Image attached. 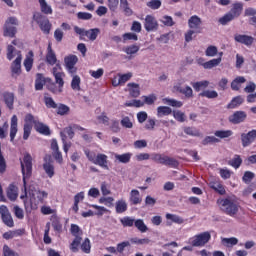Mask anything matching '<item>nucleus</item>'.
Instances as JSON below:
<instances>
[{"label": "nucleus", "mask_w": 256, "mask_h": 256, "mask_svg": "<svg viewBox=\"0 0 256 256\" xmlns=\"http://www.w3.org/2000/svg\"><path fill=\"white\" fill-rule=\"evenodd\" d=\"M22 177H23V187L24 195L20 196V199H25L27 197V179H31L33 175V157L29 153H25L22 160H20Z\"/></svg>", "instance_id": "f257e3e1"}, {"label": "nucleus", "mask_w": 256, "mask_h": 256, "mask_svg": "<svg viewBox=\"0 0 256 256\" xmlns=\"http://www.w3.org/2000/svg\"><path fill=\"white\" fill-rule=\"evenodd\" d=\"M221 211L229 217H235L239 213V202L237 201V196H227L226 198H220L217 200Z\"/></svg>", "instance_id": "f03ea898"}, {"label": "nucleus", "mask_w": 256, "mask_h": 256, "mask_svg": "<svg viewBox=\"0 0 256 256\" xmlns=\"http://www.w3.org/2000/svg\"><path fill=\"white\" fill-rule=\"evenodd\" d=\"M84 153L90 161V163H93V165H98V167H101L102 169H105L108 171L109 169V157L104 153H96L95 151H91L89 149L84 150Z\"/></svg>", "instance_id": "7ed1b4c3"}, {"label": "nucleus", "mask_w": 256, "mask_h": 256, "mask_svg": "<svg viewBox=\"0 0 256 256\" xmlns=\"http://www.w3.org/2000/svg\"><path fill=\"white\" fill-rule=\"evenodd\" d=\"M192 247H205L211 241V233L203 232L189 239Z\"/></svg>", "instance_id": "20e7f679"}, {"label": "nucleus", "mask_w": 256, "mask_h": 256, "mask_svg": "<svg viewBox=\"0 0 256 256\" xmlns=\"http://www.w3.org/2000/svg\"><path fill=\"white\" fill-rule=\"evenodd\" d=\"M33 20L38 23L41 31H44V33H49V31H51V23L49 22V19L41 14V12L34 13Z\"/></svg>", "instance_id": "39448f33"}, {"label": "nucleus", "mask_w": 256, "mask_h": 256, "mask_svg": "<svg viewBox=\"0 0 256 256\" xmlns=\"http://www.w3.org/2000/svg\"><path fill=\"white\" fill-rule=\"evenodd\" d=\"M0 216L2 219V223H4L6 227H15V221H13V216H11V212H9V208H7V206H0Z\"/></svg>", "instance_id": "423d86ee"}, {"label": "nucleus", "mask_w": 256, "mask_h": 256, "mask_svg": "<svg viewBox=\"0 0 256 256\" xmlns=\"http://www.w3.org/2000/svg\"><path fill=\"white\" fill-rule=\"evenodd\" d=\"M78 61L79 58L76 55H69L64 58L66 70L70 75L77 73V67H75V65H77Z\"/></svg>", "instance_id": "0eeeda50"}, {"label": "nucleus", "mask_w": 256, "mask_h": 256, "mask_svg": "<svg viewBox=\"0 0 256 256\" xmlns=\"http://www.w3.org/2000/svg\"><path fill=\"white\" fill-rule=\"evenodd\" d=\"M43 169L46 173V175L52 179V177H54L55 175V166L53 165V158L51 157V155L46 154L43 158Z\"/></svg>", "instance_id": "6e6552de"}, {"label": "nucleus", "mask_w": 256, "mask_h": 256, "mask_svg": "<svg viewBox=\"0 0 256 256\" xmlns=\"http://www.w3.org/2000/svg\"><path fill=\"white\" fill-rule=\"evenodd\" d=\"M19 20L16 17H9L4 23V33H17Z\"/></svg>", "instance_id": "1a4fd4ad"}, {"label": "nucleus", "mask_w": 256, "mask_h": 256, "mask_svg": "<svg viewBox=\"0 0 256 256\" xmlns=\"http://www.w3.org/2000/svg\"><path fill=\"white\" fill-rule=\"evenodd\" d=\"M22 59H23V56L21 55V51H18L16 59L11 64L12 77H19V75H21Z\"/></svg>", "instance_id": "9d476101"}, {"label": "nucleus", "mask_w": 256, "mask_h": 256, "mask_svg": "<svg viewBox=\"0 0 256 256\" xmlns=\"http://www.w3.org/2000/svg\"><path fill=\"white\" fill-rule=\"evenodd\" d=\"M256 140V129L241 134L242 147H249Z\"/></svg>", "instance_id": "9b49d317"}, {"label": "nucleus", "mask_w": 256, "mask_h": 256, "mask_svg": "<svg viewBox=\"0 0 256 256\" xmlns=\"http://www.w3.org/2000/svg\"><path fill=\"white\" fill-rule=\"evenodd\" d=\"M245 119H247V113L245 111H236L228 118L229 122L233 125H239V123H243Z\"/></svg>", "instance_id": "f8f14e48"}, {"label": "nucleus", "mask_w": 256, "mask_h": 256, "mask_svg": "<svg viewBox=\"0 0 256 256\" xmlns=\"http://www.w3.org/2000/svg\"><path fill=\"white\" fill-rule=\"evenodd\" d=\"M144 28L146 31H157L159 28V23L157 19L153 17V15H147L144 20Z\"/></svg>", "instance_id": "ddd939ff"}, {"label": "nucleus", "mask_w": 256, "mask_h": 256, "mask_svg": "<svg viewBox=\"0 0 256 256\" xmlns=\"http://www.w3.org/2000/svg\"><path fill=\"white\" fill-rule=\"evenodd\" d=\"M18 123H19V119L17 118V115H13L11 117V122H10V141L12 143L13 141H15V137H17V131H19Z\"/></svg>", "instance_id": "4468645a"}, {"label": "nucleus", "mask_w": 256, "mask_h": 256, "mask_svg": "<svg viewBox=\"0 0 256 256\" xmlns=\"http://www.w3.org/2000/svg\"><path fill=\"white\" fill-rule=\"evenodd\" d=\"M51 149L53 151V157L55 161H57L60 165L63 163V154L59 151V144L57 140H52L51 142Z\"/></svg>", "instance_id": "2eb2a0df"}, {"label": "nucleus", "mask_w": 256, "mask_h": 256, "mask_svg": "<svg viewBox=\"0 0 256 256\" xmlns=\"http://www.w3.org/2000/svg\"><path fill=\"white\" fill-rule=\"evenodd\" d=\"M160 165H167L168 167H178L179 162L175 158L161 154L159 162Z\"/></svg>", "instance_id": "dca6fc26"}, {"label": "nucleus", "mask_w": 256, "mask_h": 256, "mask_svg": "<svg viewBox=\"0 0 256 256\" xmlns=\"http://www.w3.org/2000/svg\"><path fill=\"white\" fill-rule=\"evenodd\" d=\"M234 39L237 43L246 45V47H251V45H253V41H255L253 37L241 34L236 35Z\"/></svg>", "instance_id": "f3484780"}, {"label": "nucleus", "mask_w": 256, "mask_h": 256, "mask_svg": "<svg viewBox=\"0 0 256 256\" xmlns=\"http://www.w3.org/2000/svg\"><path fill=\"white\" fill-rule=\"evenodd\" d=\"M129 201L132 205H141L143 198H141V193H139V190H131Z\"/></svg>", "instance_id": "a211bd4d"}, {"label": "nucleus", "mask_w": 256, "mask_h": 256, "mask_svg": "<svg viewBox=\"0 0 256 256\" xmlns=\"http://www.w3.org/2000/svg\"><path fill=\"white\" fill-rule=\"evenodd\" d=\"M2 97L6 107H8L10 110L13 109V105L15 103V94H13V92H4Z\"/></svg>", "instance_id": "6ab92c4d"}, {"label": "nucleus", "mask_w": 256, "mask_h": 256, "mask_svg": "<svg viewBox=\"0 0 256 256\" xmlns=\"http://www.w3.org/2000/svg\"><path fill=\"white\" fill-rule=\"evenodd\" d=\"M7 197L10 201H17V197H19V188L15 186V184H10L7 189Z\"/></svg>", "instance_id": "aec40b11"}, {"label": "nucleus", "mask_w": 256, "mask_h": 256, "mask_svg": "<svg viewBox=\"0 0 256 256\" xmlns=\"http://www.w3.org/2000/svg\"><path fill=\"white\" fill-rule=\"evenodd\" d=\"M234 19H237L243 13V3L237 2L232 5L231 10L228 12Z\"/></svg>", "instance_id": "412c9836"}, {"label": "nucleus", "mask_w": 256, "mask_h": 256, "mask_svg": "<svg viewBox=\"0 0 256 256\" xmlns=\"http://www.w3.org/2000/svg\"><path fill=\"white\" fill-rule=\"evenodd\" d=\"M46 63H48V65H55L57 63V55H55L51 44L47 47Z\"/></svg>", "instance_id": "4be33fe9"}, {"label": "nucleus", "mask_w": 256, "mask_h": 256, "mask_svg": "<svg viewBox=\"0 0 256 256\" xmlns=\"http://www.w3.org/2000/svg\"><path fill=\"white\" fill-rule=\"evenodd\" d=\"M34 129L37 131V133H41V135H51L49 126L43 124L42 122H34Z\"/></svg>", "instance_id": "5701e85b"}, {"label": "nucleus", "mask_w": 256, "mask_h": 256, "mask_svg": "<svg viewBox=\"0 0 256 256\" xmlns=\"http://www.w3.org/2000/svg\"><path fill=\"white\" fill-rule=\"evenodd\" d=\"M203 25V21L197 15H193L188 19V26L190 29H199Z\"/></svg>", "instance_id": "b1692460"}, {"label": "nucleus", "mask_w": 256, "mask_h": 256, "mask_svg": "<svg viewBox=\"0 0 256 256\" xmlns=\"http://www.w3.org/2000/svg\"><path fill=\"white\" fill-rule=\"evenodd\" d=\"M176 91H178V93H181V95H184L186 99H193V88H191L190 86H178L176 88Z\"/></svg>", "instance_id": "393cba45"}, {"label": "nucleus", "mask_w": 256, "mask_h": 256, "mask_svg": "<svg viewBox=\"0 0 256 256\" xmlns=\"http://www.w3.org/2000/svg\"><path fill=\"white\" fill-rule=\"evenodd\" d=\"M127 87L131 97H139V95H141V88L139 87V84L128 83Z\"/></svg>", "instance_id": "a878e982"}, {"label": "nucleus", "mask_w": 256, "mask_h": 256, "mask_svg": "<svg viewBox=\"0 0 256 256\" xmlns=\"http://www.w3.org/2000/svg\"><path fill=\"white\" fill-rule=\"evenodd\" d=\"M50 221L52 222V227L54 231H56L57 233H61V231H63V224H61V220L58 218L57 215H52Z\"/></svg>", "instance_id": "bb28decb"}, {"label": "nucleus", "mask_w": 256, "mask_h": 256, "mask_svg": "<svg viewBox=\"0 0 256 256\" xmlns=\"http://www.w3.org/2000/svg\"><path fill=\"white\" fill-rule=\"evenodd\" d=\"M219 55H220L219 58H214L212 60L207 61L204 64V69H213V67H218V65H221V61H222L221 57H223V52H221Z\"/></svg>", "instance_id": "cd10ccee"}, {"label": "nucleus", "mask_w": 256, "mask_h": 256, "mask_svg": "<svg viewBox=\"0 0 256 256\" xmlns=\"http://www.w3.org/2000/svg\"><path fill=\"white\" fill-rule=\"evenodd\" d=\"M244 101H245V99H243L242 96H236L230 101V103H228L226 108L227 109H236V107L243 105Z\"/></svg>", "instance_id": "c85d7f7f"}, {"label": "nucleus", "mask_w": 256, "mask_h": 256, "mask_svg": "<svg viewBox=\"0 0 256 256\" xmlns=\"http://www.w3.org/2000/svg\"><path fill=\"white\" fill-rule=\"evenodd\" d=\"M40 5V11L44 13V15H53V8L51 5L47 4L46 0H38Z\"/></svg>", "instance_id": "c756f323"}, {"label": "nucleus", "mask_w": 256, "mask_h": 256, "mask_svg": "<svg viewBox=\"0 0 256 256\" xmlns=\"http://www.w3.org/2000/svg\"><path fill=\"white\" fill-rule=\"evenodd\" d=\"M127 209H128L127 201H125L124 199H120L116 201V204H115L116 213L118 214L125 213Z\"/></svg>", "instance_id": "7c9ffc66"}, {"label": "nucleus", "mask_w": 256, "mask_h": 256, "mask_svg": "<svg viewBox=\"0 0 256 256\" xmlns=\"http://www.w3.org/2000/svg\"><path fill=\"white\" fill-rule=\"evenodd\" d=\"M247 81L245 77L238 76L231 82V89L232 91H239L241 89V84Z\"/></svg>", "instance_id": "2f4dec72"}, {"label": "nucleus", "mask_w": 256, "mask_h": 256, "mask_svg": "<svg viewBox=\"0 0 256 256\" xmlns=\"http://www.w3.org/2000/svg\"><path fill=\"white\" fill-rule=\"evenodd\" d=\"M44 85H45V76H43V74L41 73H37L36 80H35V90L42 91Z\"/></svg>", "instance_id": "473e14b6"}, {"label": "nucleus", "mask_w": 256, "mask_h": 256, "mask_svg": "<svg viewBox=\"0 0 256 256\" xmlns=\"http://www.w3.org/2000/svg\"><path fill=\"white\" fill-rule=\"evenodd\" d=\"M114 157L119 163L127 164L131 161V157H133V154L129 152L124 154H115Z\"/></svg>", "instance_id": "72a5a7b5"}, {"label": "nucleus", "mask_w": 256, "mask_h": 256, "mask_svg": "<svg viewBox=\"0 0 256 256\" xmlns=\"http://www.w3.org/2000/svg\"><path fill=\"white\" fill-rule=\"evenodd\" d=\"M72 81H71V89L73 91H81V77L79 75H71Z\"/></svg>", "instance_id": "f704fd0d"}, {"label": "nucleus", "mask_w": 256, "mask_h": 256, "mask_svg": "<svg viewBox=\"0 0 256 256\" xmlns=\"http://www.w3.org/2000/svg\"><path fill=\"white\" fill-rule=\"evenodd\" d=\"M173 113V110L169 106H159L157 108V117H167L168 115H171Z\"/></svg>", "instance_id": "c9c22d12"}, {"label": "nucleus", "mask_w": 256, "mask_h": 256, "mask_svg": "<svg viewBox=\"0 0 256 256\" xmlns=\"http://www.w3.org/2000/svg\"><path fill=\"white\" fill-rule=\"evenodd\" d=\"M191 85H192L194 91L199 93V91H201V89H207V87H209V81L203 80V81H198V82H192Z\"/></svg>", "instance_id": "e433bc0d"}, {"label": "nucleus", "mask_w": 256, "mask_h": 256, "mask_svg": "<svg viewBox=\"0 0 256 256\" xmlns=\"http://www.w3.org/2000/svg\"><path fill=\"white\" fill-rule=\"evenodd\" d=\"M244 13L246 17H250L249 19L250 24L256 27V9L247 8Z\"/></svg>", "instance_id": "4c0bfd02"}, {"label": "nucleus", "mask_w": 256, "mask_h": 256, "mask_svg": "<svg viewBox=\"0 0 256 256\" xmlns=\"http://www.w3.org/2000/svg\"><path fill=\"white\" fill-rule=\"evenodd\" d=\"M243 164V159H241L240 155H234V157L228 162V165L230 167H233L234 169H239L241 165Z\"/></svg>", "instance_id": "58836bf2"}, {"label": "nucleus", "mask_w": 256, "mask_h": 256, "mask_svg": "<svg viewBox=\"0 0 256 256\" xmlns=\"http://www.w3.org/2000/svg\"><path fill=\"white\" fill-rule=\"evenodd\" d=\"M21 235H23V231L22 230H16V231H7L5 232L2 237L3 239H6V241H9V239H13L15 237H21Z\"/></svg>", "instance_id": "ea45409f"}, {"label": "nucleus", "mask_w": 256, "mask_h": 256, "mask_svg": "<svg viewBox=\"0 0 256 256\" xmlns=\"http://www.w3.org/2000/svg\"><path fill=\"white\" fill-rule=\"evenodd\" d=\"M199 97H206V99H217L219 93L215 90H204L199 94Z\"/></svg>", "instance_id": "a19ab883"}, {"label": "nucleus", "mask_w": 256, "mask_h": 256, "mask_svg": "<svg viewBox=\"0 0 256 256\" xmlns=\"http://www.w3.org/2000/svg\"><path fill=\"white\" fill-rule=\"evenodd\" d=\"M134 227H136V229H138L140 233H147V231H149V228L147 227V225H145L143 219L135 220Z\"/></svg>", "instance_id": "79ce46f5"}, {"label": "nucleus", "mask_w": 256, "mask_h": 256, "mask_svg": "<svg viewBox=\"0 0 256 256\" xmlns=\"http://www.w3.org/2000/svg\"><path fill=\"white\" fill-rule=\"evenodd\" d=\"M120 9L124 11L125 15L130 17V15H133V10L129 7V1L127 0H120Z\"/></svg>", "instance_id": "37998d69"}, {"label": "nucleus", "mask_w": 256, "mask_h": 256, "mask_svg": "<svg viewBox=\"0 0 256 256\" xmlns=\"http://www.w3.org/2000/svg\"><path fill=\"white\" fill-rule=\"evenodd\" d=\"M47 89L54 95H58V93H63V88L60 86H57L55 82H49L47 85Z\"/></svg>", "instance_id": "c03bdc74"}, {"label": "nucleus", "mask_w": 256, "mask_h": 256, "mask_svg": "<svg viewBox=\"0 0 256 256\" xmlns=\"http://www.w3.org/2000/svg\"><path fill=\"white\" fill-rule=\"evenodd\" d=\"M166 219L170 220L172 223H177V225H183V223H185L182 217L175 214L167 213Z\"/></svg>", "instance_id": "a18cd8bd"}, {"label": "nucleus", "mask_w": 256, "mask_h": 256, "mask_svg": "<svg viewBox=\"0 0 256 256\" xmlns=\"http://www.w3.org/2000/svg\"><path fill=\"white\" fill-rule=\"evenodd\" d=\"M70 233L73 237L77 238V237H82L83 235V230H81V228L79 227V225L77 224H71L70 227Z\"/></svg>", "instance_id": "49530a36"}, {"label": "nucleus", "mask_w": 256, "mask_h": 256, "mask_svg": "<svg viewBox=\"0 0 256 256\" xmlns=\"http://www.w3.org/2000/svg\"><path fill=\"white\" fill-rule=\"evenodd\" d=\"M81 241H83V237L74 238V240L70 244V250L72 251V253L79 252V245H81Z\"/></svg>", "instance_id": "de8ad7c7"}, {"label": "nucleus", "mask_w": 256, "mask_h": 256, "mask_svg": "<svg viewBox=\"0 0 256 256\" xmlns=\"http://www.w3.org/2000/svg\"><path fill=\"white\" fill-rule=\"evenodd\" d=\"M120 223L123 227H133L135 225V219L130 216H125L120 219Z\"/></svg>", "instance_id": "09e8293b"}, {"label": "nucleus", "mask_w": 256, "mask_h": 256, "mask_svg": "<svg viewBox=\"0 0 256 256\" xmlns=\"http://www.w3.org/2000/svg\"><path fill=\"white\" fill-rule=\"evenodd\" d=\"M79 39L81 41H95L97 33H79Z\"/></svg>", "instance_id": "8fccbe9b"}, {"label": "nucleus", "mask_w": 256, "mask_h": 256, "mask_svg": "<svg viewBox=\"0 0 256 256\" xmlns=\"http://www.w3.org/2000/svg\"><path fill=\"white\" fill-rule=\"evenodd\" d=\"M30 56H27L24 60V67L27 72L31 71L33 69V52H29Z\"/></svg>", "instance_id": "3c124183"}, {"label": "nucleus", "mask_w": 256, "mask_h": 256, "mask_svg": "<svg viewBox=\"0 0 256 256\" xmlns=\"http://www.w3.org/2000/svg\"><path fill=\"white\" fill-rule=\"evenodd\" d=\"M215 137H219V139H227L233 135V131L231 130H217L214 133Z\"/></svg>", "instance_id": "603ef678"}, {"label": "nucleus", "mask_w": 256, "mask_h": 256, "mask_svg": "<svg viewBox=\"0 0 256 256\" xmlns=\"http://www.w3.org/2000/svg\"><path fill=\"white\" fill-rule=\"evenodd\" d=\"M217 53H219V49L214 45L208 46L205 50L206 57H216Z\"/></svg>", "instance_id": "864d4df0"}, {"label": "nucleus", "mask_w": 256, "mask_h": 256, "mask_svg": "<svg viewBox=\"0 0 256 256\" xmlns=\"http://www.w3.org/2000/svg\"><path fill=\"white\" fill-rule=\"evenodd\" d=\"M32 130H33V124L24 123V127H23V131H24L23 139H24V141H27V139H29Z\"/></svg>", "instance_id": "5fc2aeb1"}, {"label": "nucleus", "mask_w": 256, "mask_h": 256, "mask_svg": "<svg viewBox=\"0 0 256 256\" xmlns=\"http://www.w3.org/2000/svg\"><path fill=\"white\" fill-rule=\"evenodd\" d=\"M139 49H140L139 46L133 44L123 48V51L126 55H135V53L139 52Z\"/></svg>", "instance_id": "6e6d98bb"}, {"label": "nucleus", "mask_w": 256, "mask_h": 256, "mask_svg": "<svg viewBox=\"0 0 256 256\" xmlns=\"http://www.w3.org/2000/svg\"><path fill=\"white\" fill-rule=\"evenodd\" d=\"M160 23L165 25V27H173V25H175V21H173V17L167 16V15L161 17Z\"/></svg>", "instance_id": "4d7b16f0"}, {"label": "nucleus", "mask_w": 256, "mask_h": 256, "mask_svg": "<svg viewBox=\"0 0 256 256\" xmlns=\"http://www.w3.org/2000/svg\"><path fill=\"white\" fill-rule=\"evenodd\" d=\"M210 187L211 189H213V191H215L219 195H225V193H227V190H225V186H223V184L221 183L212 184Z\"/></svg>", "instance_id": "13d9d810"}, {"label": "nucleus", "mask_w": 256, "mask_h": 256, "mask_svg": "<svg viewBox=\"0 0 256 256\" xmlns=\"http://www.w3.org/2000/svg\"><path fill=\"white\" fill-rule=\"evenodd\" d=\"M81 251L86 254L91 253V240H89V238L84 239L83 243L81 244Z\"/></svg>", "instance_id": "bf43d9fd"}, {"label": "nucleus", "mask_w": 256, "mask_h": 256, "mask_svg": "<svg viewBox=\"0 0 256 256\" xmlns=\"http://www.w3.org/2000/svg\"><path fill=\"white\" fill-rule=\"evenodd\" d=\"M163 102L166 103L167 105H170V107H183V102L175 100V99H169L165 98L163 99Z\"/></svg>", "instance_id": "052dcab7"}, {"label": "nucleus", "mask_w": 256, "mask_h": 256, "mask_svg": "<svg viewBox=\"0 0 256 256\" xmlns=\"http://www.w3.org/2000/svg\"><path fill=\"white\" fill-rule=\"evenodd\" d=\"M120 123L125 129H133V122H131V118H129V116L123 117Z\"/></svg>", "instance_id": "680f3d73"}, {"label": "nucleus", "mask_w": 256, "mask_h": 256, "mask_svg": "<svg viewBox=\"0 0 256 256\" xmlns=\"http://www.w3.org/2000/svg\"><path fill=\"white\" fill-rule=\"evenodd\" d=\"M57 114L58 115H67L70 111L69 106L65 105V104H59V106H57Z\"/></svg>", "instance_id": "e2e57ef3"}, {"label": "nucleus", "mask_w": 256, "mask_h": 256, "mask_svg": "<svg viewBox=\"0 0 256 256\" xmlns=\"http://www.w3.org/2000/svg\"><path fill=\"white\" fill-rule=\"evenodd\" d=\"M252 179H255V173H253L251 171L244 172V175L242 177L243 183L249 184V183H251Z\"/></svg>", "instance_id": "0e129e2a"}, {"label": "nucleus", "mask_w": 256, "mask_h": 256, "mask_svg": "<svg viewBox=\"0 0 256 256\" xmlns=\"http://www.w3.org/2000/svg\"><path fill=\"white\" fill-rule=\"evenodd\" d=\"M44 103L48 109H57V103L51 97H44Z\"/></svg>", "instance_id": "69168bd1"}, {"label": "nucleus", "mask_w": 256, "mask_h": 256, "mask_svg": "<svg viewBox=\"0 0 256 256\" xmlns=\"http://www.w3.org/2000/svg\"><path fill=\"white\" fill-rule=\"evenodd\" d=\"M3 256H19V253L13 251L9 245L5 244L3 246Z\"/></svg>", "instance_id": "338daca9"}, {"label": "nucleus", "mask_w": 256, "mask_h": 256, "mask_svg": "<svg viewBox=\"0 0 256 256\" xmlns=\"http://www.w3.org/2000/svg\"><path fill=\"white\" fill-rule=\"evenodd\" d=\"M235 19L233 15H231L229 12L225 14L223 17L219 19V23L221 25H227V23H230V21H233Z\"/></svg>", "instance_id": "774afa93"}]
</instances>
